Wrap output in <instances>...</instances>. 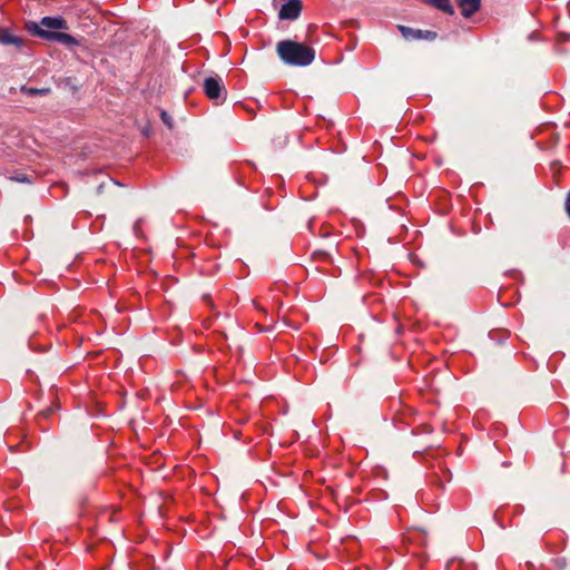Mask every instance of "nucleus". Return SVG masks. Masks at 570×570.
<instances>
[{"instance_id":"nucleus-1","label":"nucleus","mask_w":570,"mask_h":570,"mask_svg":"<svg viewBox=\"0 0 570 570\" xmlns=\"http://www.w3.org/2000/svg\"><path fill=\"white\" fill-rule=\"evenodd\" d=\"M276 52L279 59L287 66H309L316 56L313 47L294 40H282L276 45Z\"/></svg>"},{"instance_id":"nucleus-2","label":"nucleus","mask_w":570,"mask_h":570,"mask_svg":"<svg viewBox=\"0 0 570 570\" xmlns=\"http://www.w3.org/2000/svg\"><path fill=\"white\" fill-rule=\"evenodd\" d=\"M33 33L37 36L50 40V41H57L66 47H72L79 45V41L71 35L59 32V31H47L43 28H40L38 24L33 26V29H31Z\"/></svg>"},{"instance_id":"nucleus-3","label":"nucleus","mask_w":570,"mask_h":570,"mask_svg":"<svg viewBox=\"0 0 570 570\" xmlns=\"http://www.w3.org/2000/svg\"><path fill=\"white\" fill-rule=\"evenodd\" d=\"M205 95L212 100H225L226 89L220 77H208L204 80Z\"/></svg>"},{"instance_id":"nucleus-4","label":"nucleus","mask_w":570,"mask_h":570,"mask_svg":"<svg viewBox=\"0 0 570 570\" xmlns=\"http://www.w3.org/2000/svg\"><path fill=\"white\" fill-rule=\"evenodd\" d=\"M302 4L299 0H287L279 9L278 18L282 20H295L299 17Z\"/></svg>"},{"instance_id":"nucleus-5","label":"nucleus","mask_w":570,"mask_h":570,"mask_svg":"<svg viewBox=\"0 0 570 570\" xmlns=\"http://www.w3.org/2000/svg\"><path fill=\"white\" fill-rule=\"evenodd\" d=\"M399 30L401 31L402 36L406 39L434 40L436 38V33L430 30L412 29L404 26H399Z\"/></svg>"},{"instance_id":"nucleus-6","label":"nucleus","mask_w":570,"mask_h":570,"mask_svg":"<svg viewBox=\"0 0 570 570\" xmlns=\"http://www.w3.org/2000/svg\"><path fill=\"white\" fill-rule=\"evenodd\" d=\"M40 26L49 29L48 31H56L67 29V21L61 17H43Z\"/></svg>"},{"instance_id":"nucleus-7","label":"nucleus","mask_w":570,"mask_h":570,"mask_svg":"<svg viewBox=\"0 0 570 570\" xmlns=\"http://www.w3.org/2000/svg\"><path fill=\"white\" fill-rule=\"evenodd\" d=\"M481 0H459L461 12L465 18L471 17L480 8Z\"/></svg>"},{"instance_id":"nucleus-8","label":"nucleus","mask_w":570,"mask_h":570,"mask_svg":"<svg viewBox=\"0 0 570 570\" xmlns=\"http://www.w3.org/2000/svg\"><path fill=\"white\" fill-rule=\"evenodd\" d=\"M0 43L4 46H14L17 48H20L22 45V39L18 36L10 33L7 30H3L0 32Z\"/></svg>"},{"instance_id":"nucleus-9","label":"nucleus","mask_w":570,"mask_h":570,"mask_svg":"<svg viewBox=\"0 0 570 570\" xmlns=\"http://www.w3.org/2000/svg\"><path fill=\"white\" fill-rule=\"evenodd\" d=\"M429 4L435 7L439 10L444 11L448 14L454 13V9H453L450 0H431V2Z\"/></svg>"},{"instance_id":"nucleus-10","label":"nucleus","mask_w":570,"mask_h":570,"mask_svg":"<svg viewBox=\"0 0 570 570\" xmlns=\"http://www.w3.org/2000/svg\"><path fill=\"white\" fill-rule=\"evenodd\" d=\"M20 90L28 96H46L51 91L50 88H33L27 86H22Z\"/></svg>"},{"instance_id":"nucleus-11","label":"nucleus","mask_w":570,"mask_h":570,"mask_svg":"<svg viewBox=\"0 0 570 570\" xmlns=\"http://www.w3.org/2000/svg\"><path fill=\"white\" fill-rule=\"evenodd\" d=\"M160 118H161L163 122L168 126V128L173 127L171 117L166 111H161Z\"/></svg>"},{"instance_id":"nucleus-12","label":"nucleus","mask_w":570,"mask_h":570,"mask_svg":"<svg viewBox=\"0 0 570 570\" xmlns=\"http://www.w3.org/2000/svg\"><path fill=\"white\" fill-rule=\"evenodd\" d=\"M12 179L16 181H19V183H30V179L24 174L17 175V176L12 177Z\"/></svg>"},{"instance_id":"nucleus-13","label":"nucleus","mask_w":570,"mask_h":570,"mask_svg":"<svg viewBox=\"0 0 570 570\" xmlns=\"http://www.w3.org/2000/svg\"><path fill=\"white\" fill-rule=\"evenodd\" d=\"M423 1H424L425 3H428V4L431 2V0H423Z\"/></svg>"},{"instance_id":"nucleus-14","label":"nucleus","mask_w":570,"mask_h":570,"mask_svg":"<svg viewBox=\"0 0 570 570\" xmlns=\"http://www.w3.org/2000/svg\"><path fill=\"white\" fill-rule=\"evenodd\" d=\"M564 39H567V40L570 39V36H567Z\"/></svg>"}]
</instances>
